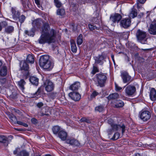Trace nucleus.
Returning <instances> with one entry per match:
<instances>
[{
  "mask_svg": "<svg viewBox=\"0 0 156 156\" xmlns=\"http://www.w3.org/2000/svg\"><path fill=\"white\" fill-rule=\"evenodd\" d=\"M49 25L47 23H44L42 27V34L39 39V42L43 44L45 43H49Z\"/></svg>",
  "mask_w": 156,
  "mask_h": 156,
  "instance_id": "1",
  "label": "nucleus"
},
{
  "mask_svg": "<svg viewBox=\"0 0 156 156\" xmlns=\"http://www.w3.org/2000/svg\"><path fill=\"white\" fill-rule=\"evenodd\" d=\"M107 79V75L101 73L96 75L94 81L97 86L102 87L104 86Z\"/></svg>",
  "mask_w": 156,
  "mask_h": 156,
  "instance_id": "2",
  "label": "nucleus"
},
{
  "mask_svg": "<svg viewBox=\"0 0 156 156\" xmlns=\"http://www.w3.org/2000/svg\"><path fill=\"white\" fill-rule=\"evenodd\" d=\"M147 20L146 21L147 26L150 24L148 29L149 33L151 35H156V20H154L151 21L150 19L147 17Z\"/></svg>",
  "mask_w": 156,
  "mask_h": 156,
  "instance_id": "3",
  "label": "nucleus"
},
{
  "mask_svg": "<svg viewBox=\"0 0 156 156\" xmlns=\"http://www.w3.org/2000/svg\"><path fill=\"white\" fill-rule=\"evenodd\" d=\"M49 55H45L41 56L40 59L39 64L40 67L45 70H48L49 68Z\"/></svg>",
  "mask_w": 156,
  "mask_h": 156,
  "instance_id": "4",
  "label": "nucleus"
},
{
  "mask_svg": "<svg viewBox=\"0 0 156 156\" xmlns=\"http://www.w3.org/2000/svg\"><path fill=\"white\" fill-rule=\"evenodd\" d=\"M20 69L23 74V77L27 79L29 76V66L25 61H22L20 63Z\"/></svg>",
  "mask_w": 156,
  "mask_h": 156,
  "instance_id": "5",
  "label": "nucleus"
},
{
  "mask_svg": "<svg viewBox=\"0 0 156 156\" xmlns=\"http://www.w3.org/2000/svg\"><path fill=\"white\" fill-rule=\"evenodd\" d=\"M108 123L112 127V130L113 131L118 130L122 129V133H123L125 131V126L124 125L122 126L117 125L115 123L113 120L110 119L108 120Z\"/></svg>",
  "mask_w": 156,
  "mask_h": 156,
  "instance_id": "6",
  "label": "nucleus"
},
{
  "mask_svg": "<svg viewBox=\"0 0 156 156\" xmlns=\"http://www.w3.org/2000/svg\"><path fill=\"white\" fill-rule=\"evenodd\" d=\"M139 117L144 121H146L150 118L151 114L148 111L142 110L139 112Z\"/></svg>",
  "mask_w": 156,
  "mask_h": 156,
  "instance_id": "7",
  "label": "nucleus"
},
{
  "mask_svg": "<svg viewBox=\"0 0 156 156\" xmlns=\"http://www.w3.org/2000/svg\"><path fill=\"white\" fill-rule=\"evenodd\" d=\"M8 117L11 121L13 123L16 124V123L19 125L23 126L25 127L28 126V125L27 124L20 121H17L16 117L13 114H9L8 115Z\"/></svg>",
  "mask_w": 156,
  "mask_h": 156,
  "instance_id": "8",
  "label": "nucleus"
},
{
  "mask_svg": "<svg viewBox=\"0 0 156 156\" xmlns=\"http://www.w3.org/2000/svg\"><path fill=\"white\" fill-rule=\"evenodd\" d=\"M136 36L137 39L139 41L145 40L147 34L146 32L140 29H138L136 32Z\"/></svg>",
  "mask_w": 156,
  "mask_h": 156,
  "instance_id": "9",
  "label": "nucleus"
},
{
  "mask_svg": "<svg viewBox=\"0 0 156 156\" xmlns=\"http://www.w3.org/2000/svg\"><path fill=\"white\" fill-rule=\"evenodd\" d=\"M121 76L124 83H128V84H129L131 81V76L126 72H122L121 73Z\"/></svg>",
  "mask_w": 156,
  "mask_h": 156,
  "instance_id": "10",
  "label": "nucleus"
},
{
  "mask_svg": "<svg viewBox=\"0 0 156 156\" xmlns=\"http://www.w3.org/2000/svg\"><path fill=\"white\" fill-rule=\"evenodd\" d=\"M136 90V88L135 87L129 85L126 88L125 91L127 95L129 96L133 94Z\"/></svg>",
  "mask_w": 156,
  "mask_h": 156,
  "instance_id": "11",
  "label": "nucleus"
},
{
  "mask_svg": "<svg viewBox=\"0 0 156 156\" xmlns=\"http://www.w3.org/2000/svg\"><path fill=\"white\" fill-rule=\"evenodd\" d=\"M69 95L72 99L75 101H78L81 98L80 94L76 92H70L69 93Z\"/></svg>",
  "mask_w": 156,
  "mask_h": 156,
  "instance_id": "12",
  "label": "nucleus"
},
{
  "mask_svg": "<svg viewBox=\"0 0 156 156\" xmlns=\"http://www.w3.org/2000/svg\"><path fill=\"white\" fill-rule=\"evenodd\" d=\"M49 43H54L56 41V33L53 29H51L49 33Z\"/></svg>",
  "mask_w": 156,
  "mask_h": 156,
  "instance_id": "13",
  "label": "nucleus"
},
{
  "mask_svg": "<svg viewBox=\"0 0 156 156\" xmlns=\"http://www.w3.org/2000/svg\"><path fill=\"white\" fill-rule=\"evenodd\" d=\"M131 22L129 19H123L120 22V25L124 28H126L130 26Z\"/></svg>",
  "mask_w": 156,
  "mask_h": 156,
  "instance_id": "14",
  "label": "nucleus"
},
{
  "mask_svg": "<svg viewBox=\"0 0 156 156\" xmlns=\"http://www.w3.org/2000/svg\"><path fill=\"white\" fill-rule=\"evenodd\" d=\"M122 16L118 13H115L112 15L110 17V20L111 21L114 23H118L121 19Z\"/></svg>",
  "mask_w": 156,
  "mask_h": 156,
  "instance_id": "15",
  "label": "nucleus"
},
{
  "mask_svg": "<svg viewBox=\"0 0 156 156\" xmlns=\"http://www.w3.org/2000/svg\"><path fill=\"white\" fill-rule=\"evenodd\" d=\"M66 143L74 146H79L80 145L79 142L74 139H68L66 141Z\"/></svg>",
  "mask_w": 156,
  "mask_h": 156,
  "instance_id": "16",
  "label": "nucleus"
},
{
  "mask_svg": "<svg viewBox=\"0 0 156 156\" xmlns=\"http://www.w3.org/2000/svg\"><path fill=\"white\" fill-rule=\"evenodd\" d=\"M0 143L7 146L9 144L8 138L5 136L0 135Z\"/></svg>",
  "mask_w": 156,
  "mask_h": 156,
  "instance_id": "17",
  "label": "nucleus"
},
{
  "mask_svg": "<svg viewBox=\"0 0 156 156\" xmlns=\"http://www.w3.org/2000/svg\"><path fill=\"white\" fill-rule=\"evenodd\" d=\"M80 84L79 82H76L69 87V89L72 90H77L80 87Z\"/></svg>",
  "mask_w": 156,
  "mask_h": 156,
  "instance_id": "18",
  "label": "nucleus"
},
{
  "mask_svg": "<svg viewBox=\"0 0 156 156\" xmlns=\"http://www.w3.org/2000/svg\"><path fill=\"white\" fill-rule=\"evenodd\" d=\"M59 137L62 140H65L67 138V133L64 131H61L58 134Z\"/></svg>",
  "mask_w": 156,
  "mask_h": 156,
  "instance_id": "19",
  "label": "nucleus"
},
{
  "mask_svg": "<svg viewBox=\"0 0 156 156\" xmlns=\"http://www.w3.org/2000/svg\"><path fill=\"white\" fill-rule=\"evenodd\" d=\"M150 96L151 100H156V90L154 88H152L151 89L150 92Z\"/></svg>",
  "mask_w": 156,
  "mask_h": 156,
  "instance_id": "20",
  "label": "nucleus"
},
{
  "mask_svg": "<svg viewBox=\"0 0 156 156\" xmlns=\"http://www.w3.org/2000/svg\"><path fill=\"white\" fill-rule=\"evenodd\" d=\"M11 11L13 19L15 20H17L20 16V13L18 11H16L15 8H12Z\"/></svg>",
  "mask_w": 156,
  "mask_h": 156,
  "instance_id": "21",
  "label": "nucleus"
},
{
  "mask_svg": "<svg viewBox=\"0 0 156 156\" xmlns=\"http://www.w3.org/2000/svg\"><path fill=\"white\" fill-rule=\"evenodd\" d=\"M30 81L33 85L37 86L38 84L39 79L35 76H32L30 77Z\"/></svg>",
  "mask_w": 156,
  "mask_h": 156,
  "instance_id": "22",
  "label": "nucleus"
},
{
  "mask_svg": "<svg viewBox=\"0 0 156 156\" xmlns=\"http://www.w3.org/2000/svg\"><path fill=\"white\" fill-rule=\"evenodd\" d=\"M137 15V10L134 8H132L129 15V17L130 18H133Z\"/></svg>",
  "mask_w": 156,
  "mask_h": 156,
  "instance_id": "23",
  "label": "nucleus"
},
{
  "mask_svg": "<svg viewBox=\"0 0 156 156\" xmlns=\"http://www.w3.org/2000/svg\"><path fill=\"white\" fill-rule=\"evenodd\" d=\"M42 23L43 22L41 19H37L33 21L32 24L34 27L36 26L37 27H39Z\"/></svg>",
  "mask_w": 156,
  "mask_h": 156,
  "instance_id": "24",
  "label": "nucleus"
},
{
  "mask_svg": "<svg viewBox=\"0 0 156 156\" xmlns=\"http://www.w3.org/2000/svg\"><path fill=\"white\" fill-rule=\"evenodd\" d=\"M71 47L72 52L76 53L77 51V47L74 41L72 40L70 41Z\"/></svg>",
  "mask_w": 156,
  "mask_h": 156,
  "instance_id": "25",
  "label": "nucleus"
},
{
  "mask_svg": "<svg viewBox=\"0 0 156 156\" xmlns=\"http://www.w3.org/2000/svg\"><path fill=\"white\" fill-rule=\"evenodd\" d=\"M7 73V68L5 66H3L0 70V75L2 76H5Z\"/></svg>",
  "mask_w": 156,
  "mask_h": 156,
  "instance_id": "26",
  "label": "nucleus"
},
{
  "mask_svg": "<svg viewBox=\"0 0 156 156\" xmlns=\"http://www.w3.org/2000/svg\"><path fill=\"white\" fill-rule=\"evenodd\" d=\"M26 82L23 79H21L18 82V85L20 88L23 91L24 89V86L26 84Z\"/></svg>",
  "mask_w": 156,
  "mask_h": 156,
  "instance_id": "27",
  "label": "nucleus"
},
{
  "mask_svg": "<svg viewBox=\"0 0 156 156\" xmlns=\"http://www.w3.org/2000/svg\"><path fill=\"white\" fill-rule=\"evenodd\" d=\"M14 30V28L13 26H9L5 28V31L7 34H10L13 32Z\"/></svg>",
  "mask_w": 156,
  "mask_h": 156,
  "instance_id": "28",
  "label": "nucleus"
},
{
  "mask_svg": "<svg viewBox=\"0 0 156 156\" xmlns=\"http://www.w3.org/2000/svg\"><path fill=\"white\" fill-rule=\"evenodd\" d=\"M119 97V95L117 93H114L110 94L108 97V99L109 100L115 99H117Z\"/></svg>",
  "mask_w": 156,
  "mask_h": 156,
  "instance_id": "29",
  "label": "nucleus"
},
{
  "mask_svg": "<svg viewBox=\"0 0 156 156\" xmlns=\"http://www.w3.org/2000/svg\"><path fill=\"white\" fill-rule=\"evenodd\" d=\"M26 60L28 62L31 64L34 63V56L31 55H28L27 58Z\"/></svg>",
  "mask_w": 156,
  "mask_h": 156,
  "instance_id": "30",
  "label": "nucleus"
},
{
  "mask_svg": "<svg viewBox=\"0 0 156 156\" xmlns=\"http://www.w3.org/2000/svg\"><path fill=\"white\" fill-rule=\"evenodd\" d=\"M124 105V103L123 101H117L115 105V107L119 108L122 107Z\"/></svg>",
  "mask_w": 156,
  "mask_h": 156,
  "instance_id": "31",
  "label": "nucleus"
},
{
  "mask_svg": "<svg viewBox=\"0 0 156 156\" xmlns=\"http://www.w3.org/2000/svg\"><path fill=\"white\" fill-rule=\"evenodd\" d=\"M57 14L61 16H64L65 14V10L64 9H58L57 10Z\"/></svg>",
  "mask_w": 156,
  "mask_h": 156,
  "instance_id": "32",
  "label": "nucleus"
},
{
  "mask_svg": "<svg viewBox=\"0 0 156 156\" xmlns=\"http://www.w3.org/2000/svg\"><path fill=\"white\" fill-rule=\"evenodd\" d=\"M83 42V36L80 34L77 38V44L78 45H81Z\"/></svg>",
  "mask_w": 156,
  "mask_h": 156,
  "instance_id": "33",
  "label": "nucleus"
},
{
  "mask_svg": "<svg viewBox=\"0 0 156 156\" xmlns=\"http://www.w3.org/2000/svg\"><path fill=\"white\" fill-rule=\"evenodd\" d=\"M95 110L96 111L101 112L104 110V107L102 105H100L96 107Z\"/></svg>",
  "mask_w": 156,
  "mask_h": 156,
  "instance_id": "34",
  "label": "nucleus"
},
{
  "mask_svg": "<svg viewBox=\"0 0 156 156\" xmlns=\"http://www.w3.org/2000/svg\"><path fill=\"white\" fill-rule=\"evenodd\" d=\"M49 80H47L45 82H44L43 87L44 88L45 90L47 92L49 91Z\"/></svg>",
  "mask_w": 156,
  "mask_h": 156,
  "instance_id": "35",
  "label": "nucleus"
},
{
  "mask_svg": "<svg viewBox=\"0 0 156 156\" xmlns=\"http://www.w3.org/2000/svg\"><path fill=\"white\" fill-rule=\"evenodd\" d=\"M7 25V23L5 21H3L0 22V31L2 30L3 27H6Z\"/></svg>",
  "mask_w": 156,
  "mask_h": 156,
  "instance_id": "36",
  "label": "nucleus"
},
{
  "mask_svg": "<svg viewBox=\"0 0 156 156\" xmlns=\"http://www.w3.org/2000/svg\"><path fill=\"white\" fill-rule=\"evenodd\" d=\"M42 90L41 87L38 88L37 91L34 93V95L35 97L40 96L42 93Z\"/></svg>",
  "mask_w": 156,
  "mask_h": 156,
  "instance_id": "37",
  "label": "nucleus"
},
{
  "mask_svg": "<svg viewBox=\"0 0 156 156\" xmlns=\"http://www.w3.org/2000/svg\"><path fill=\"white\" fill-rule=\"evenodd\" d=\"M55 6L57 8H60L62 5V4L59 0H54Z\"/></svg>",
  "mask_w": 156,
  "mask_h": 156,
  "instance_id": "38",
  "label": "nucleus"
},
{
  "mask_svg": "<svg viewBox=\"0 0 156 156\" xmlns=\"http://www.w3.org/2000/svg\"><path fill=\"white\" fill-rule=\"evenodd\" d=\"M20 156H29V153L25 150H23L21 151L20 153Z\"/></svg>",
  "mask_w": 156,
  "mask_h": 156,
  "instance_id": "39",
  "label": "nucleus"
},
{
  "mask_svg": "<svg viewBox=\"0 0 156 156\" xmlns=\"http://www.w3.org/2000/svg\"><path fill=\"white\" fill-rule=\"evenodd\" d=\"M60 129V127L58 126H55L52 128V131L55 134H56Z\"/></svg>",
  "mask_w": 156,
  "mask_h": 156,
  "instance_id": "40",
  "label": "nucleus"
},
{
  "mask_svg": "<svg viewBox=\"0 0 156 156\" xmlns=\"http://www.w3.org/2000/svg\"><path fill=\"white\" fill-rule=\"evenodd\" d=\"M25 33L28 36H33L34 35V32L32 30H30L29 31L25 30Z\"/></svg>",
  "mask_w": 156,
  "mask_h": 156,
  "instance_id": "41",
  "label": "nucleus"
},
{
  "mask_svg": "<svg viewBox=\"0 0 156 156\" xmlns=\"http://www.w3.org/2000/svg\"><path fill=\"white\" fill-rule=\"evenodd\" d=\"M55 87V85L52 82L49 81V91L53 90Z\"/></svg>",
  "mask_w": 156,
  "mask_h": 156,
  "instance_id": "42",
  "label": "nucleus"
},
{
  "mask_svg": "<svg viewBox=\"0 0 156 156\" xmlns=\"http://www.w3.org/2000/svg\"><path fill=\"white\" fill-rule=\"evenodd\" d=\"M54 66V62L52 59L49 58V70L52 69Z\"/></svg>",
  "mask_w": 156,
  "mask_h": 156,
  "instance_id": "43",
  "label": "nucleus"
},
{
  "mask_svg": "<svg viewBox=\"0 0 156 156\" xmlns=\"http://www.w3.org/2000/svg\"><path fill=\"white\" fill-rule=\"evenodd\" d=\"M119 137V134L118 133H115L112 138V139L114 140H117Z\"/></svg>",
  "mask_w": 156,
  "mask_h": 156,
  "instance_id": "44",
  "label": "nucleus"
},
{
  "mask_svg": "<svg viewBox=\"0 0 156 156\" xmlns=\"http://www.w3.org/2000/svg\"><path fill=\"white\" fill-rule=\"evenodd\" d=\"M18 19H19V21L22 23L24 22L25 19V17L24 15H22L19 17Z\"/></svg>",
  "mask_w": 156,
  "mask_h": 156,
  "instance_id": "45",
  "label": "nucleus"
},
{
  "mask_svg": "<svg viewBox=\"0 0 156 156\" xmlns=\"http://www.w3.org/2000/svg\"><path fill=\"white\" fill-rule=\"evenodd\" d=\"M99 71L98 69V68L95 66H94L93 69L91 72V73L93 75L94 74L96 73Z\"/></svg>",
  "mask_w": 156,
  "mask_h": 156,
  "instance_id": "46",
  "label": "nucleus"
},
{
  "mask_svg": "<svg viewBox=\"0 0 156 156\" xmlns=\"http://www.w3.org/2000/svg\"><path fill=\"white\" fill-rule=\"evenodd\" d=\"M88 27L90 30H94L97 29L96 27L90 24H88Z\"/></svg>",
  "mask_w": 156,
  "mask_h": 156,
  "instance_id": "47",
  "label": "nucleus"
},
{
  "mask_svg": "<svg viewBox=\"0 0 156 156\" xmlns=\"http://www.w3.org/2000/svg\"><path fill=\"white\" fill-rule=\"evenodd\" d=\"M56 94L54 93H49V98L52 99H54L56 97Z\"/></svg>",
  "mask_w": 156,
  "mask_h": 156,
  "instance_id": "48",
  "label": "nucleus"
},
{
  "mask_svg": "<svg viewBox=\"0 0 156 156\" xmlns=\"http://www.w3.org/2000/svg\"><path fill=\"white\" fill-rule=\"evenodd\" d=\"M99 94V93L96 91H94L93 92L92 94L91 95V98H94L95 96H97Z\"/></svg>",
  "mask_w": 156,
  "mask_h": 156,
  "instance_id": "49",
  "label": "nucleus"
},
{
  "mask_svg": "<svg viewBox=\"0 0 156 156\" xmlns=\"http://www.w3.org/2000/svg\"><path fill=\"white\" fill-rule=\"evenodd\" d=\"M115 90L116 91H119L121 90H122V88L119 86L118 84H116V83H115Z\"/></svg>",
  "mask_w": 156,
  "mask_h": 156,
  "instance_id": "50",
  "label": "nucleus"
},
{
  "mask_svg": "<svg viewBox=\"0 0 156 156\" xmlns=\"http://www.w3.org/2000/svg\"><path fill=\"white\" fill-rule=\"evenodd\" d=\"M103 57L102 56H99V58L97 60H95V62L96 63H100L101 62V60L102 59Z\"/></svg>",
  "mask_w": 156,
  "mask_h": 156,
  "instance_id": "51",
  "label": "nucleus"
},
{
  "mask_svg": "<svg viewBox=\"0 0 156 156\" xmlns=\"http://www.w3.org/2000/svg\"><path fill=\"white\" fill-rule=\"evenodd\" d=\"M31 121L32 123H33L34 124L36 123L37 122V120L35 118L32 119Z\"/></svg>",
  "mask_w": 156,
  "mask_h": 156,
  "instance_id": "52",
  "label": "nucleus"
},
{
  "mask_svg": "<svg viewBox=\"0 0 156 156\" xmlns=\"http://www.w3.org/2000/svg\"><path fill=\"white\" fill-rule=\"evenodd\" d=\"M35 3L39 7L40 6V0H34Z\"/></svg>",
  "mask_w": 156,
  "mask_h": 156,
  "instance_id": "53",
  "label": "nucleus"
},
{
  "mask_svg": "<svg viewBox=\"0 0 156 156\" xmlns=\"http://www.w3.org/2000/svg\"><path fill=\"white\" fill-rule=\"evenodd\" d=\"M43 103H42V102H40V103H38L37 104V106L39 108H40L42 106H43Z\"/></svg>",
  "mask_w": 156,
  "mask_h": 156,
  "instance_id": "54",
  "label": "nucleus"
},
{
  "mask_svg": "<svg viewBox=\"0 0 156 156\" xmlns=\"http://www.w3.org/2000/svg\"><path fill=\"white\" fill-rule=\"evenodd\" d=\"M139 2H140L141 4H144L145 3V2H146V0H137Z\"/></svg>",
  "mask_w": 156,
  "mask_h": 156,
  "instance_id": "55",
  "label": "nucleus"
},
{
  "mask_svg": "<svg viewBox=\"0 0 156 156\" xmlns=\"http://www.w3.org/2000/svg\"><path fill=\"white\" fill-rule=\"evenodd\" d=\"M17 151L16 149L14 151H13V153L14 154H16L17 153Z\"/></svg>",
  "mask_w": 156,
  "mask_h": 156,
  "instance_id": "56",
  "label": "nucleus"
},
{
  "mask_svg": "<svg viewBox=\"0 0 156 156\" xmlns=\"http://www.w3.org/2000/svg\"><path fill=\"white\" fill-rule=\"evenodd\" d=\"M81 120L82 121H86L85 119V118H82L81 119Z\"/></svg>",
  "mask_w": 156,
  "mask_h": 156,
  "instance_id": "57",
  "label": "nucleus"
},
{
  "mask_svg": "<svg viewBox=\"0 0 156 156\" xmlns=\"http://www.w3.org/2000/svg\"><path fill=\"white\" fill-rule=\"evenodd\" d=\"M14 129L15 130H18V131H21V130H23V129H18L16 128H15Z\"/></svg>",
  "mask_w": 156,
  "mask_h": 156,
  "instance_id": "58",
  "label": "nucleus"
},
{
  "mask_svg": "<svg viewBox=\"0 0 156 156\" xmlns=\"http://www.w3.org/2000/svg\"><path fill=\"white\" fill-rule=\"evenodd\" d=\"M111 57L113 62H114V55H111Z\"/></svg>",
  "mask_w": 156,
  "mask_h": 156,
  "instance_id": "59",
  "label": "nucleus"
},
{
  "mask_svg": "<svg viewBox=\"0 0 156 156\" xmlns=\"http://www.w3.org/2000/svg\"><path fill=\"white\" fill-rule=\"evenodd\" d=\"M56 47V46L54 45V46H52V49L53 50H54L55 49V48Z\"/></svg>",
  "mask_w": 156,
  "mask_h": 156,
  "instance_id": "60",
  "label": "nucleus"
},
{
  "mask_svg": "<svg viewBox=\"0 0 156 156\" xmlns=\"http://www.w3.org/2000/svg\"><path fill=\"white\" fill-rule=\"evenodd\" d=\"M137 7L138 8H140V6L138 4H137Z\"/></svg>",
  "mask_w": 156,
  "mask_h": 156,
  "instance_id": "61",
  "label": "nucleus"
},
{
  "mask_svg": "<svg viewBox=\"0 0 156 156\" xmlns=\"http://www.w3.org/2000/svg\"><path fill=\"white\" fill-rule=\"evenodd\" d=\"M9 137L10 138H11V139L13 138V136L12 135H10L9 136Z\"/></svg>",
  "mask_w": 156,
  "mask_h": 156,
  "instance_id": "62",
  "label": "nucleus"
},
{
  "mask_svg": "<svg viewBox=\"0 0 156 156\" xmlns=\"http://www.w3.org/2000/svg\"><path fill=\"white\" fill-rule=\"evenodd\" d=\"M136 156H140V154L139 153H137L136 154Z\"/></svg>",
  "mask_w": 156,
  "mask_h": 156,
  "instance_id": "63",
  "label": "nucleus"
},
{
  "mask_svg": "<svg viewBox=\"0 0 156 156\" xmlns=\"http://www.w3.org/2000/svg\"><path fill=\"white\" fill-rule=\"evenodd\" d=\"M2 63L1 61H0V67L2 65Z\"/></svg>",
  "mask_w": 156,
  "mask_h": 156,
  "instance_id": "64",
  "label": "nucleus"
}]
</instances>
